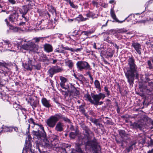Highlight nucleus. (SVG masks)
Instances as JSON below:
<instances>
[{
  "label": "nucleus",
  "instance_id": "1",
  "mask_svg": "<svg viewBox=\"0 0 153 153\" xmlns=\"http://www.w3.org/2000/svg\"><path fill=\"white\" fill-rule=\"evenodd\" d=\"M128 62L129 68H127V71L125 72V73L128 82L131 85L134 83L135 73L137 70V67L135 64V59L132 56H128Z\"/></svg>",
  "mask_w": 153,
  "mask_h": 153
},
{
  "label": "nucleus",
  "instance_id": "2",
  "mask_svg": "<svg viewBox=\"0 0 153 153\" xmlns=\"http://www.w3.org/2000/svg\"><path fill=\"white\" fill-rule=\"evenodd\" d=\"M86 133L85 135V138L87 139L88 141L86 142L84 141L85 139H83L82 140V144L84 142L85 144V146L86 147H89L90 149L94 150L95 153H97V152L99 151L100 150V146L98 144L96 141V140L92 138L93 136V134L90 130H86L85 131Z\"/></svg>",
  "mask_w": 153,
  "mask_h": 153
},
{
  "label": "nucleus",
  "instance_id": "3",
  "mask_svg": "<svg viewBox=\"0 0 153 153\" xmlns=\"http://www.w3.org/2000/svg\"><path fill=\"white\" fill-rule=\"evenodd\" d=\"M91 96L93 99H91L90 95L88 94H85L84 97L86 100L90 102L92 104L97 105L98 104L100 100L101 99H103L105 97L104 94L102 93L97 95L93 94Z\"/></svg>",
  "mask_w": 153,
  "mask_h": 153
},
{
  "label": "nucleus",
  "instance_id": "4",
  "mask_svg": "<svg viewBox=\"0 0 153 153\" xmlns=\"http://www.w3.org/2000/svg\"><path fill=\"white\" fill-rule=\"evenodd\" d=\"M39 129L37 131H33L32 132L33 134L36 136L38 138L41 139L45 142L46 144H48L47 140L46 138V133L44 131L43 127L41 125L39 126Z\"/></svg>",
  "mask_w": 153,
  "mask_h": 153
},
{
  "label": "nucleus",
  "instance_id": "5",
  "mask_svg": "<svg viewBox=\"0 0 153 153\" xmlns=\"http://www.w3.org/2000/svg\"><path fill=\"white\" fill-rule=\"evenodd\" d=\"M61 117L60 115L58 114L50 116L46 121L47 125L50 128H53Z\"/></svg>",
  "mask_w": 153,
  "mask_h": 153
},
{
  "label": "nucleus",
  "instance_id": "6",
  "mask_svg": "<svg viewBox=\"0 0 153 153\" xmlns=\"http://www.w3.org/2000/svg\"><path fill=\"white\" fill-rule=\"evenodd\" d=\"M76 65L77 68L81 71L83 70H89L91 69L89 64L86 61H78L76 63Z\"/></svg>",
  "mask_w": 153,
  "mask_h": 153
},
{
  "label": "nucleus",
  "instance_id": "7",
  "mask_svg": "<svg viewBox=\"0 0 153 153\" xmlns=\"http://www.w3.org/2000/svg\"><path fill=\"white\" fill-rule=\"evenodd\" d=\"M63 70V68L58 66H53L49 69L48 73L50 77L52 78L55 74L62 72Z\"/></svg>",
  "mask_w": 153,
  "mask_h": 153
},
{
  "label": "nucleus",
  "instance_id": "8",
  "mask_svg": "<svg viewBox=\"0 0 153 153\" xmlns=\"http://www.w3.org/2000/svg\"><path fill=\"white\" fill-rule=\"evenodd\" d=\"M110 14L112 18L114 19V21H113V22H114L115 21V22H118L119 23H122L126 20L127 22H128L132 20L131 18V16H132V14H131L127 17L124 20L121 21H119L118 19L116 18V16L114 11V10L112 8H111V9Z\"/></svg>",
  "mask_w": 153,
  "mask_h": 153
},
{
  "label": "nucleus",
  "instance_id": "9",
  "mask_svg": "<svg viewBox=\"0 0 153 153\" xmlns=\"http://www.w3.org/2000/svg\"><path fill=\"white\" fill-rule=\"evenodd\" d=\"M19 16V14L18 11L14 10L12 11V13L9 16L8 19L11 22H14L17 21Z\"/></svg>",
  "mask_w": 153,
  "mask_h": 153
},
{
  "label": "nucleus",
  "instance_id": "10",
  "mask_svg": "<svg viewBox=\"0 0 153 153\" xmlns=\"http://www.w3.org/2000/svg\"><path fill=\"white\" fill-rule=\"evenodd\" d=\"M31 68L34 70H39L41 68V63L37 62L35 59L32 60Z\"/></svg>",
  "mask_w": 153,
  "mask_h": 153
},
{
  "label": "nucleus",
  "instance_id": "11",
  "mask_svg": "<svg viewBox=\"0 0 153 153\" xmlns=\"http://www.w3.org/2000/svg\"><path fill=\"white\" fill-rule=\"evenodd\" d=\"M131 46L134 48L139 54L140 55L141 54V46L139 43L138 42H133L131 43Z\"/></svg>",
  "mask_w": 153,
  "mask_h": 153
},
{
  "label": "nucleus",
  "instance_id": "12",
  "mask_svg": "<svg viewBox=\"0 0 153 153\" xmlns=\"http://www.w3.org/2000/svg\"><path fill=\"white\" fill-rule=\"evenodd\" d=\"M32 60V59H28L27 62L22 63V66L27 71H31L32 70V69L31 68Z\"/></svg>",
  "mask_w": 153,
  "mask_h": 153
},
{
  "label": "nucleus",
  "instance_id": "13",
  "mask_svg": "<svg viewBox=\"0 0 153 153\" xmlns=\"http://www.w3.org/2000/svg\"><path fill=\"white\" fill-rule=\"evenodd\" d=\"M68 92L70 94V95L76 96L79 94V91L75 88V87H70Z\"/></svg>",
  "mask_w": 153,
  "mask_h": 153
},
{
  "label": "nucleus",
  "instance_id": "14",
  "mask_svg": "<svg viewBox=\"0 0 153 153\" xmlns=\"http://www.w3.org/2000/svg\"><path fill=\"white\" fill-rule=\"evenodd\" d=\"M44 51L47 53H50L53 51L52 46L48 43H45L43 45Z\"/></svg>",
  "mask_w": 153,
  "mask_h": 153
},
{
  "label": "nucleus",
  "instance_id": "15",
  "mask_svg": "<svg viewBox=\"0 0 153 153\" xmlns=\"http://www.w3.org/2000/svg\"><path fill=\"white\" fill-rule=\"evenodd\" d=\"M55 126V130L56 131L58 132H61L63 130L64 125L63 123H62L59 122L56 124Z\"/></svg>",
  "mask_w": 153,
  "mask_h": 153
},
{
  "label": "nucleus",
  "instance_id": "16",
  "mask_svg": "<svg viewBox=\"0 0 153 153\" xmlns=\"http://www.w3.org/2000/svg\"><path fill=\"white\" fill-rule=\"evenodd\" d=\"M87 13L85 16L88 18H91L92 19L97 18L98 16V14H96L94 12L88 10L87 11Z\"/></svg>",
  "mask_w": 153,
  "mask_h": 153
},
{
  "label": "nucleus",
  "instance_id": "17",
  "mask_svg": "<svg viewBox=\"0 0 153 153\" xmlns=\"http://www.w3.org/2000/svg\"><path fill=\"white\" fill-rule=\"evenodd\" d=\"M110 31L116 34L123 33L126 32L127 31V30L123 28L118 29L117 30H111Z\"/></svg>",
  "mask_w": 153,
  "mask_h": 153
},
{
  "label": "nucleus",
  "instance_id": "18",
  "mask_svg": "<svg viewBox=\"0 0 153 153\" xmlns=\"http://www.w3.org/2000/svg\"><path fill=\"white\" fill-rule=\"evenodd\" d=\"M30 10L27 6L25 5L23 6L22 8L19 9V10L20 13H24L25 14H27Z\"/></svg>",
  "mask_w": 153,
  "mask_h": 153
},
{
  "label": "nucleus",
  "instance_id": "19",
  "mask_svg": "<svg viewBox=\"0 0 153 153\" xmlns=\"http://www.w3.org/2000/svg\"><path fill=\"white\" fill-rule=\"evenodd\" d=\"M17 48L18 49H19V48H20V49L21 50L22 49H24L25 50H31L30 48V44H24L23 45H22L21 46L19 45H18Z\"/></svg>",
  "mask_w": 153,
  "mask_h": 153
},
{
  "label": "nucleus",
  "instance_id": "20",
  "mask_svg": "<svg viewBox=\"0 0 153 153\" xmlns=\"http://www.w3.org/2000/svg\"><path fill=\"white\" fill-rule=\"evenodd\" d=\"M42 102L43 105L47 108H49L51 106L49 101L48 100L45 98H43L42 99Z\"/></svg>",
  "mask_w": 153,
  "mask_h": 153
},
{
  "label": "nucleus",
  "instance_id": "21",
  "mask_svg": "<svg viewBox=\"0 0 153 153\" xmlns=\"http://www.w3.org/2000/svg\"><path fill=\"white\" fill-rule=\"evenodd\" d=\"M41 61L43 62H49V59L45 54H42L41 55L40 57Z\"/></svg>",
  "mask_w": 153,
  "mask_h": 153
},
{
  "label": "nucleus",
  "instance_id": "22",
  "mask_svg": "<svg viewBox=\"0 0 153 153\" xmlns=\"http://www.w3.org/2000/svg\"><path fill=\"white\" fill-rule=\"evenodd\" d=\"M59 79L61 81V82L60 83V86H65V83L68 81L67 79L62 76H60Z\"/></svg>",
  "mask_w": 153,
  "mask_h": 153
},
{
  "label": "nucleus",
  "instance_id": "23",
  "mask_svg": "<svg viewBox=\"0 0 153 153\" xmlns=\"http://www.w3.org/2000/svg\"><path fill=\"white\" fill-rule=\"evenodd\" d=\"M46 38V37H36L33 38V41L36 43H38L40 42H43L44 39Z\"/></svg>",
  "mask_w": 153,
  "mask_h": 153
},
{
  "label": "nucleus",
  "instance_id": "24",
  "mask_svg": "<svg viewBox=\"0 0 153 153\" xmlns=\"http://www.w3.org/2000/svg\"><path fill=\"white\" fill-rule=\"evenodd\" d=\"M30 51H35L38 50L39 48L38 45H36L34 43L31 42L30 44Z\"/></svg>",
  "mask_w": 153,
  "mask_h": 153
},
{
  "label": "nucleus",
  "instance_id": "25",
  "mask_svg": "<svg viewBox=\"0 0 153 153\" xmlns=\"http://www.w3.org/2000/svg\"><path fill=\"white\" fill-rule=\"evenodd\" d=\"M145 85H144L143 86H147V85L148 86H153V82L151 81L149 78H147L145 82ZM141 86H143V85H142Z\"/></svg>",
  "mask_w": 153,
  "mask_h": 153
},
{
  "label": "nucleus",
  "instance_id": "26",
  "mask_svg": "<svg viewBox=\"0 0 153 153\" xmlns=\"http://www.w3.org/2000/svg\"><path fill=\"white\" fill-rule=\"evenodd\" d=\"M48 20L46 19H44L42 25V26H43V27H42V28H47L48 27Z\"/></svg>",
  "mask_w": 153,
  "mask_h": 153
},
{
  "label": "nucleus",
  "instance_id": "27",
  "mask_svg": "<svg viewBox=\"0 0 153 153\" xmlns=\"http://www.w3.org/2000/svg\"><path fill=\"white\" fill-rule=\"evenodd\" d=\"M65 63L66 65L68 66L70 68H72L74 65L73 62L71 60H68L67 61H66Z\"/></svg>",
  "mask_w": 153,
  "mask_h": 153
},
{
  "label": "nucleus",
  "instance_id": "28",
  "mask_svg": "<svg viewBox=\"0 0 153 153\" xmlns=\"http://www.w3.org/2000/svg\"><path fill=\"white\" fill-rule=\"evenodd\" d=\"M9 29L10 30H12L14 32H17L19 30L18 28L16 27H15L12 25L11 24L9 26Z\"/></svg>",
  "mask_w": 153,
  "mask_h": 153
},
{
  "label": "nucleus",
  "instance_id": "29",
  "mask_svg": "<svg viewBox=\"0 0 153 153\" xmlns=\"http://www.w3.org/2000/svg\"><path fill=\"white\" fill-rule=\"evenodd\" d=\"M147 87H139V89L140 90H142V91L148 94L149 92H150V91L146 88Z\"/></svg>",
  "mask_w": 153,
  "mask_h": 153
},
{
  "label": "nucleus",
  "instance_id": "30",
  "mask_svg": "<svg viewBox=\"0 0 153 153\" xmlns=\"http://www.w3.org/2000/svg\"><path fill=\"white\" fill-rule=\"evenodd\" d=\"M119 134L122 138H124L126 135L125 131L123 130H120L119 131Z\"/></svg>",
  "mask_w": 153,
  "mask_h": 153
},
{
  "label": "nucleus",
  "instance_id": "31",
  "mask_svg": "<svg viewBox=\"0 0 153 153\" xmlns=\"http://www.w3.org/2000/svg\"><path fill=\"white\" fill-rule=\"evenodd\" d=\"M28 122L29 123V124H28V129H29V128H30V124H33L34 125H38L39 126H40L38 124H35V122H34V121H33V119L32 118L28 120Z\"/></svg>",
  "mask_w": 153,
  "mask_h": 153
},
{
  "label": "nucleus",
  "instance_id": "32",
  "mask_svg": "<svg viewBox=\"0 0 153 153\" xmlns=\"http://www.w3.org/2000/svg\"><path fill=\"white\" fill-rule=\"evenodd\" d=\"M64 1H67L69 2V3L70 4V6L73 8H77L78 7V6L77 5H75L73 2H72L71 1V0H64Z\"/></svg>",
  "mask_w": 153,
  "mask_h": 153
},
{
  "label": "nucleus",
  "instance_id": "33",
  "mask_svg": "<svg viewBox=\"0 0 153 153\" xmlns=\"http://www.w3.org/2000/svg\"><path fill=\"white\" fill-rule=\"evenodd\" d=\"M30 1H28L27 4L25 5V6H27V7L30 10L32 9V7L33 6V4L32 3V1H34V0H30Z\"/></svg>",
  "mask_w": 153,
  "mask_h": 153
},
{
  "label": "nucleus",
  "instance_id": "34",
  "mask_svg": "<svg viewBox=\"0 0 153 153\" xmlns=\"http://www.w3.org/2000/svg\"><path fill=\"white\" fill-rule=\"evenodd\" d=\"M62 47L56 48L54 50V52L55 53L57 52L60 53H65V51L61 49Z\"/></svg>",
  "mask_w": 153,
  "mask_h": 153
},
{
  "label": "nucleus",
  "instance_id": "35",
  "mask_svg": "<svg viewBox=\"0 0 153 153\" xmlns=\"http://www.w3.org/2000/svg\"><path fill=\"white\" fill-rule=\"evenodd\" d=\"M83 16L82 14L79 15L78 16L76 17L74 19L79 22H82Z\"/></svg>",
  "mask_w": 153,
  "mask_h": 153
},
{
  "label": "nucleus",
  "instance_id": "36",
  "mask_svg": "<svg viewBox=\"0 0 153 153\" xmlns=\"http://www.w3.org/2000/svg\"><path fill=\"white\" fill-rule=\"evenodd\" d=\"M85 79V78L83 76L82 74H80V75H79V77L78 80L80 81V83L82 84L83 85H84L83 81L82 80H83L84 79Z\"/></svg>",
  "mask_w": 153,
  "mask_h": 153
},
{
  "label": "nucleus",
  "instance_id": "37",
  "mask_svg": "<svg viewBox=\"0 0 153 153\" xmlns=\"http://www.w3.org/2000/svg\"><path fill=\"white\" fill-rule=\"evenodd\" d=\"M147 65L148 67H147L150 70L153 69V66L151 63V61L150 60H149L147 62Z\"/></svg>",
  "mask_w": 153,
  "mask_h": 153
},
{
  "label": "nucleus",
  "instance_id": "38",
  "mask_svg": "<svg viewBox=\"0 0 153 153\" xmlns=\"http://www.w3.org/2000/svg\"><path fill=\"white\" fill-rule=\"evenodd\" d=\"M91 122L93 123L96 126H100V124L99 123V120L95 119L94 120H92Z\"/></svg>",
  "mask_w": 153,
  "mask_h": 153
},
{
  "label": "nucleus",
  "instance_id": "39",
  "mask_svg": "<svg viewBox=\"0 0 153 153\" xmlns=\"http://www.w3.org/2000/svg\"><path fill=\"white\" fill-rule=\"evenodd\" d=\"M134 126L136 128H140L142 126L143 124H140L139 122L137 123H134Z\"/></svg>",
  "mask_w": 153,
  "mask_h": 153
},
{
  "label": "nucleus",
  "instance_id": "40",
  "mask_svg": "<svg viewBox=\"0 0 153 153\" xmlns=\"http://www.w3.org/2000/svg\"><path fill=\"white\" fill-rule=\"evenodd\" d=\"M79 35L80 36H81V35H85L87 36L86 38H87L88 36V31H81V33Z\"/></svg>",
  "mask_w": 153,
  "mask_h": 153
},
{
  "label": "nucleus",
  "instance_id": "41",
  "mask_svg": "<svg viewBox=\"0 0 153 153\" xmlns=\"http://www.w3.org/2000/svg\"><path fill=\"white\" fill-rule=\"evenodd\" d=\"M59 114L61 117L60 118V120L62 119H63L64 121L67 122H70V120L68 119L66 117H63L62 115L60 114Z\"/></svg>",
  "mask_w": 153,
  "mask_h": 153
},
{
  "label": "nucleus",
  "instance_id": "42",
  "mask_svg": "<svg viewBox=\"0 0 153 153\" xmlns=\"http://www.w3.org/2000/svg\"><path fill=\"white\" fill-rule=\"evenodd\" d=\"M86 74L87 76L88 75L91 80V82H93V79L92 76L91 75V72L90 71H88L86 73Z\"/></svg>",
  "mask_w": 153,
  "mask_h": 153
},
{
  "label": "nucleus",
  "instance_id": "43",
  "mask_svg": "<svg viewBox=\"0 0 153 153\" xmlns=\"http://www.w3.org/2000/svg\"><path fill=\"white\" fill-rule=\"evenodd\" d=\"M61 47H62V49H64V50H66L70 51L72 52V51H73V48H70L68 47H65L63 46V45H61Z\"/></svg>",
  "mask_w": 153,
  "mask_h": 153
},
{
  "label": "nucleus",
  "instance_id": "44",
  "mask_svg": "<svg viewBox=\"0 0 153 153\" xmlns=\"http://www.w3.org/2000/svg\"><path fill=\"white\" fill-rule=\"evenodd\" d=\"M71 153H82V152L81 149L79 147H78L77 148H76V151L72 152Z\"/></svg>",
  "mask_w": 153,
  "mask_h": 153
},
{
  "label": "nucleus",
  "instance_id": "45",
  "mask_svg": "<svg viewBox=\"0 0 153 153\" xmlns=\"http://www.w3.org/2000/svg\"><path fill=\"white\" fill-rule=\"evenodd\" d=\"M83 49V47L81 46L80 48H77V49H73V51H72V52H79V51H81Z\"/></svg>",
  "mask_w": 153,
  "mask_h": 153
},
{
  "label": "nucleus",
  "instance_id": "46",
  "mask_svg": "<svg viewBox=\"0 0 153 153\" xmlns=\"http://www.w3.org/2000/svg\"><path fill=\"white\" fill-rule=\"evenodd\" d=\"M133 147H134V144H133L130 146L128 148L126 149L128 152L131 151L133 149Z\"/></svg>",
  "mask_w": 153,
  "mask_h": 153
},
{
  "label": "nucleus",
  "instance_id": "47",
  "mask_svg": "<svg viewBox=\"0 0 153 153\" xmlns=\"http://www.w3.org/2000/svg\"><path fill=\"white\" fill-rule=\"evenodd\" d=\"M153 1V0H150L149 1H148L146 3L145 5L146 9V8L148 7V6L149 4L152 3Z\"/></svg>",
  "mask_w": 153,
  "mask_h": 153
},
{
  "label": "nucleus",
  "instance_id": "48",
  "mask_svg": "<svg viewBox=\"0 0 153 153\" xmlns=\"http://www.w3.org/2000/svg\"><path fill=\"white\" fill-rule=\"evenodd\" d=\"M76 135V134L73 132H71L70 134V136L71 138L74 139L75 138Z\"/></svg>",
  "mask_w": 153,
  "mask_h": 153
},
{
  "label": "nucleus",
  "instance_id": "49",
  "mask_svg": "<svg viewBox=\"0 0 153 153\" xmlns=\"http://www.w3.org/2000/svg\"><path fill=\"white\" fill-rule=\"evenodd\" d=\"M9 128V127L7 126H3L1 127V128L3 129V131L4 132H8Z\"/></svg>",
  "mask_w": 153,
  "mask_h": 153
},
{
  "label": "nucleus",
  "instance_id": "50",
  "mask_svg": "<svg viewBox=\"0 0 153 153\" xmlns=\"http://www.w3.org/2000/svg\"><path fill=\"white\" fill-rule=\"evenodd\" d=\"M94 83L95 86H100V82L98 80H96Z\"/></svg>",
  "mask_w": 153,
  "mask_h": 153
},
{
  "label": "nucleus",
  "instance_id": "51",
  "mask_svg": "<svg viewBox=\"0 0 153 153\" xmlns=\"http://www.w3.org/2000/svg\"><path fill=\"white\" fill-rule=\"evenodd\" d=\"M104 40L108 42V43H110L111 44L113 43V42H112V41L108 37L107 38H106V39Z\"/></svg>",
  "mask_w": 153,
  "mask_h": 153
},
{
  "label": "nucleus",
  "instance_id": "52",
  "mask_svg": "<svg viewBox=\"0 0 153 153\" xmlns=\"http://www.w3.org/2000/svg\"><path fill=\"white\" fill-rule=\"evenodd\" d=\"M113 54L111 53L108 52L107 54V58L111 57L113 56Z\"/></svg>",
  "mask_w": 153,
  "mask_h": 153
},
{
  "label": "nucleus",
  "instance_id": "53",
  "mask_svg": "<svg viewBox=\"0 0 153 153\" xmlns=\"http://www.w3.org/2000/svg\"><path fill=\"white\" fill-rule=\"evenodd\" d=\"M115 36L119 40L123 38V36L120 34H117V35H115Z\"/></svg>",
  "mask_w": 153,
  "mask_h": 153
},
{
  "label": "nucleus",
  "instance_id": "54",
  "mask_svg": "<svg viewBox=\"0 0 153 153\" xmlns=\"http://www.w3.org/2000/svg\"><path fill=\"white\" fill-rule=\"evenodd\" d=\"M143 121L145 122L149 121L150 120V119L149 118L147 117H145L143 118Z\"/></svg>",
  "mask_w": 153,
  "mask_h": 153
},
{
  "label": "nucleus",
  "instance_id": "55",
  "mask_svg": "<svg viewBox=\"0 0 153 153\" xmlns=\"http://www.w3.org/2000/svg\"><path fill=\"white\" fill-rule=\"evenodd\" d=\"M71 146L68 144H64V146H63V147L65 149H69L70 148Z\"/></svg>",
  "mask_w": 153,
  "mask_h": 153
},
{
  "label": "nucleus",
  "instance_id": "56",
  "mask_svg": "<svg viewBox=\"0 0 153 153\" xmlns=\"http://www.w3.org/2000/svg\"><path fill=\"white\" fill-rule=\"evenodd\" d=\"M79 110L82 113L84 112V110L83 107L82 106H80L79 107Z\"/></svg>",
  "mask_w": 153,
  "mask_h": 153
},
{
  "label": "nucleus",
  "instance_id": "57",
  "mask_svg": "<svg viewBox=\"0 0 153 153\" xmlns=\"http://www.w3.org/2000/svg\"><path fill=\"white\" fill-rule=\"evenodd\" d=\"M45 15L47 17L48 19V18H50L51 15L48 12H46L45 13Z\"/></svg>",
  "mask_w": 153,
  "mask_h": 153
},
{
  "label": "nucleus",
  "instance_id": "58",
  "mask_svg": "<svg viewBox=\"0 0 153 153\" xmlns=\"http://www.w3.org/2000/svg\"><path fill=\"white\" fill-rule=\"evenodd\" d=\"M60 151L61 152L67 153L66 149L64 147L61 148L60 149Z\"/></svg>",
  "mask_w": 153,
  "mask_h": 153
},
{
  "label": "nucleus",
  "instance_id": "59",
  "mask_svg": "<svg viewBox=\"0 0 153 153\" xmlns=\"http://www.w3.org/2000/svg\"><path fill=\"white\" fill-rule=\"evenodd\" d=\"M8 2L10 4H15L16 3L15 0H8Z\"/></svg>",
  "mask_w": 153,
  "mask_h": 153
},
{
  "label": "nucleus",
  "instance_id": "60",
  "mask_svg": "<svg viewBox=\"0 0 153 153\" xmlns=\"http://www.w3.org/2000/svg\"><path fill=\"white\" fill-rule=\"evenodd\" d=\"M113 45L115 48L116 49H117V51L119 48V46H117V45L116 43H114L113 42V43L111 44Z\"/></svg>",
  "mask_w": 153,
  "mask_h": 153
},
{
  "label": "nucleus",
  "instance_id": "61",
  "mask_svg": "<svg viewBox=\"0 0 153 153\" xmlns=\"http://www.w3.org/2000/svg\"><path fill=\"white\" fill-rule=\"evenodd\" d=\"M3 41L4 42L6 46L10 43L9 41L8 40H3Z\"/></svg>",
  "mask_w": 153,
  "mask_h": 153
},
{
  "label": "nucleus",
  "instance_id": "62",
  "mask_svg": "<svg viewBox=\"0 0 153 153\" xmlns=\"http://www.w3.org/2000/svg\"><path fill=\"white\" fill-rule=\"evenodd\" d=\"M4 21L6 23L7 26H9L10 25H11V24H10V23L8 22L7 19H5Z\"/></svg>",
  "mask_w": 153,
  "mask_h": 153
},
{
  "label": "nucleus",
  "instance_id": "63",
  "mask_svg": "<svg viewBox=\"0 0 153 153\" xmlns=\"http://www.w3.org/2000/svg\"><path fill=\"white\" fill-rule=\"evenodd\" d=\"M84 82V85H86V86H90V85H89V83L88 82H86L85 81H84L83 82Z\"/></svg>",
  "mask_w": 153,
  "mask_h": 153
},
{
  "label": "nucleus",
  "instance_id": "64",
  "mask_svg": "<svg viewBox=\"0 0 153 153\" xmlns=\"http://www.w3.org/2000/svg\"><path fill=\"white\" fill-rule=\"evenodd\" d=\"M92 4L94 5H97L98 4V3L96 2L94 0H93L92 2Z\"/></svg>",
  "mask_w": 153,
  "mask_h": 153
}]
</instances>
